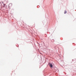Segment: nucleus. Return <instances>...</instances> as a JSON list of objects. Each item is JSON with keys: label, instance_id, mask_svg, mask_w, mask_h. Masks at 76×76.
I'll list each match as a JSON object with an SVG mask.
<instances>
[{"label": "nucleus", "instance_id": "2", "mask_svg": "<svg viewBox=\"0 0 76 76\" xmlns=\"http://www.w3.org/2000/svg\"><path fill=\"white\" fill-rule=\"evenodd\" d=\"M9 7H11V6H12V4L10 3L9 4Z\"/></svg>", "mask_w": 76, "mask_h": 76}, {"label": "nucleus", "instance_id": "3", "mask_svg": "<svg viewBox=\"0 0 76 76\" xmlns=\"http://www.w3.org/2000/svg\"><path fill=\"white\" fill-rule=\"evenodd\" d=\"M66 13H67V11H66V10H65V12H64V14H66Z\"/></svg>", "mask_w": 76, "mask_h": 76}, {"label": "nucleus", "instance_id": "1", "mask_svg": "<svg viewBox=\"0 0 76 76\" xmlns=\"http://www.w3.org/2000/svg\"><path fill=\"white\" fill-rule=\"evenodd\" d=\"M49 65L50 67H53V65H52V64H51L50 63H49Z\"/></svg>", "mask_w": 76, "mask_h": 76}, {"label": "nucleus", "instance_id": "4", "mask_svg": "<svg viewBox=\"0 0 76 76\" xmlns=\"http://www.w3.org/2000/svg\"><path fill=\"white\" fill-rule=\"evenodd\" d=\"M5 5H5V4H4V6H3V7H5Z\"/></svg>", "mask_w": 76, "mask_h": 76}]
</instances>
